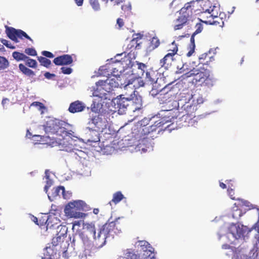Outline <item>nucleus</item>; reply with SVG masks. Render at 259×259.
<instances>
[{
    "label": "nucleus",
    "mask_w": 259,
    "mask_h": 259,
    "mask_svg": "<svg viewBox=\"0 0 259 259\" xmlns=\"http://www.w3.org/2000/svg\"><path fill=\"white\" fill-rule=\"evenodd\" d=\"M60 228L59 232L56 236L53 238L51 243L48 244L45 248L44 257L41 259H53L59 255L61 248V244L64 242V239L66 237L67 229L65 226H58V229Z\"/></svg>",
    "instance_id": "f257e3e1"
},
{
    "label": "nucleus",
    "mask_w": 259,
    "mask_h": 259,
    "mask_svg": "<svg viewBox=\"0 0 259 259\" xmlns=\"http://www.w3.org/2000/svg\"><path fill=\"white\" fill-rule=\"evenodd\" d=\"M122 226V224L119 222V218L102 225L99 228L98 233V238H101L102 244L105 243L107 238L110 237L113 238L115 235L120 233Z\"/></svg>",
    "instance_id": "f03ea898"
},
{
    "label": "nucleus",
    "mask_w": 259,
    "mask_h": 259,
    "mask_svg": "<svg viewBox=\"0 0 259 259\" xmlns=\"http://www.w3.org/2000/svg\"><path fill=\"white\" fill-rule=\"evenodd\" d=\"M118 83L113 79L99 80L96 83L93 95L101 99H107V94L111 93L114 88L118 86Z\"/></svg>",
    "instance_id": "7ed1b4c3"
},
{
    "label": "nucleus",
    "mask_w": 259,
    "mask_h": 259,
    "mask_svg": "<svg viewBox=\"0 0 259 259\" xmlns=\"http://www.w3.org/2000/svg\"><path fill=\"white\" fill-rule=\"evenodd\" d=\"M87 209V204L82 200H78L68 203L65 206L64 212L68 217L81 218L84 215L81 211Z\"/></svg>",
    "instance_id": "20e7f679"
},
{
    "label": "nucleus",
    "mask_w": 259,
    "mask_h": 259,
    "mask_svg": "<svg viewBox=\"0 0 259 259\" xmlns=\"http://www.w3.org/2000/svg\"><path fill=\"white\" fill-rule=\"evenodd\" d=\"M193 9L191 3H188L179 11V15L174 21V29L180 30L189 24V21L192 14Z\"/></svg>",
    "instance_id": "39448f33"
},
{
    "label": "nucleus",
    "mask_w": 259,
    "mask_h": 259,
    "mask_svg": "<svg viewBox=\"0 0 259 259\" xmlns=\"http://www.w3.org/2000/svg\"><path fill=\"white\" fill-rule=\"evenodd\" d=\"M151 120V119L149 118H144L141 120L140 125L133 131L135 138L137 139L139 142H141L140 144L146 145L145 141H147L148 136L150 134V127L147 125Z\"/></svg>",
    "instance_id": "423d86ee"
},
{
    "label": "nucleus",
    "mask_w": 259,
    "mask_h": 259,
    "mask_svg": "<svg viewBox=\"0 0 259 259\" xmlns=\"http://www.w3.org/2000/svg\"><path fill=\"white\" fill-rule=\"evenodd\" d=\"M156 95L160 104L175 102L174 98L176 95L175 91L174 88L169 85H166Z\"/></svg>",
    "instance_id": "0eeeda50"
},
{
    "label": "nucleus",
    "mask_w": 259,
    "mask_h": 259,
    "mask_svg": "<svg viewBox=\"0 0 259 259\" xmlns=\"http://www.w3.org/2000/svg\"><path fill=\"white\" fill-rule=\"evenodd\" d=\"M6 33L8 37L15 42H19L18 38L22 40L24 38L29 40L32 42H33L32 39L21 29H16L12 27L6 26Z\"/></svg>",
    "instance_id": "6e6552de"
},
{
    "label": "nucleus",
    "mask_w": 259,
    "mask_h": 259,
    "mask_svg": "<svg viewBox=\"0 0 259 259\" xmlns=\"http://www.w3.org/2000/svg\"><path fill=\"white\" fill-rule=\"evenodd\" d=\"M208 70L204 68H193L189 71L185 73L184 75L185 77L188 78L193 77V82L197 83V82H202L204 79L206 77Z\"/></svg>",
    "instance_id": "1a4fd4ad"
},
{
    "label": "nucleus",
    "mask_w": 259,
    "mask_h": 259,
    "mask_svg": "<svg viewBox=\"0 0 259 259\" xmlns=\"http://www.w3.org/2000/svg\"><path fill=\"white\" fill-rule=\"evenodd\" d=\"M172 48L168 50L169 52L159 61V66L167 69L171 65L172 62L175 60L174 56L177 54L178 48L175 41L171 43Z\"/></svg>",
    "instance_id": "9d476101"
},
{
    "label": "nucleus",
    "mask_w": 259,
    "mask_h": 259,
    "mask_svg": "<svg viewBox=\"0 0 259 259\" xmlns=\"http://www.w3.org/2000/svg\"><path fill=\"white\" fill-rule=\"evenodd\" d=\"M136 92H137L134 90L128 97L130 112H135L137 111H141L143 108L142 98L139 95H136Z\"/></svg>",
    "instance_id": "9b49d317"
},
{
    "label": "nucleus",
    "mask_w": 259,
    "mask_h": 259,
    "mask_svg": "<svg viewBox=\"0 0 259 259\" xmlns=\"http://www.w3.org/2000/svg\"><path fill=\"white\" fill-rule=\"evenodd\" d=\"M112 104L114 107L115 111H118L120 114L125 113L126 110L128 111V97H122V95L117 96L112 99Z\"/></svg>",
    "instance_id": "f8f14e48"
},
{
    "label": "nucleus",
    "mask_w": 259,
    "mask_h": 259,
    "mask_svg": "<svg viewBox=\"0 0 259 259\" xmlns=\"http://www.w3.org/2000/svg\"><path fill=\"white\" fill-rule=\"evenodd\" d=\"M204 118V116L202 115L195 116L192 114L187 113L182 116L181 120L184 123L183 125L185 126L196 127L198 124L203 122Z\"/></svg>",
    "instance_id": "ddd939ff"
},
{
    "label": "nucleus",
    "mask_w": 259,
    "mask_h": 259,
    "mask_svg": "<svg viewBox=\"0 0 259 259\" xmlns=\"http://www.w3.org/2000/svg\"><path fill=\"white\" fill-rule=\"evenodd\" d=\"M77 226L79 227L80 223L78 222H75L72 226L73 232L76 230L75 234L78 235L87 249L92 248V247L93 246L92 240V238L87 234H86L84 232L81 231V230L76 229V227Z\"/></svg>",
    "instance_id": "4468645a"
},
{
    "label": "nucleus",
    "mask_w": 259,
    "mask_h": 259,
    "mask_svg": "<svg viewBox=\"0 0 259 259\" xmlns=\"http://www.w3.org/2000/svg\"><path fill=\"white\" fill-rule=\"evenodd\" d=\"M64 122L58 119H51L46 122L44 130L47 133L57 134L62 128Z\"/></svg>",
    "instance_id": "2eb2a0df"
},
{
    "label": "nucleus",
    "mask_w": 259,
    "mask_h": 259,
    "mask_svg": "<svg viewBox=\"0 0 259 259\" xmlns=\"http://www.w3.org/2000/svg\"><path fill=\"white\" fill-rule=\"evenodd\" d=\"M99 71L104 76H109L110 75L116 77H120L121 70H119V68L114 67L113 64H109L105 66H102L99 69ZM121 77L124 79V75H121Z\"/></svg>",
    "instance_id": "dca6fc26"
},
{
    "label": "nucleus",
    "mask_w": 259,
    "mask_h": 259,
    "mask_svg": "<svg viewBox=\"0 0 259 259\" xmlns=\"http://www.w3.org/2000/svg\"><path fill=\"white\" fill-rule=\"evenodd\" d=\"M90 123L93 125L92 127L94 128L95 131L101 132L106 128L108 124L105 118L100 115L93 117Z\"/></svg>",
    "instance_id": "f3484780"
},
{
    "label": "nucleus",
    "mask_w": 259,
    "mask_h": 259,
    "mask_svg": "<svg viewBox=\"0 0 259 259\" xmlns=\"http://www.w3.org/2000/svg\"><path fill=\"white\" fill-rule=\"evenodd\" d=\"M174 118V116H172L169 120H165L164 119H159L158 120L154 122V123L149 125V127L150 131V134L148 136V138L147 139V141H145L146 143L148 141V140H150V138L153 139V136H152V133L153 132H156V131L158 132H160L162 130V126L167 122H171L172 119Z\"/></svg>",
    "instance_id": "a211bd4d"
},
{
    "label": "nucleus",
    "mask_w": 259,
    "mask_h": 259,
    "mask_svg": "<svg viewBox=\"0 0 259 259\" xmlns=\"http://www.w3.org/2000/svg\"><path fill=\"white\" fill-rule=\"evenodd\" d=\"M81 231L84 232L86 234H87L89 236L96 241L101 240V238H98V235H96V228L95 225L93 223H87L84 224Z\"/></svg>",
    "instance_id": "6ab92c4d"
},
{
    "label": "nucleus",
    "mask_w": 259,
    "mask_h": 259,
    "mask_svg": "<svg viewBox=\"0 0 259 259\" xmlns=\"http://www.w3.org/2000/svg\"><path fill=\"white\" fill-rule=\"evenodd\" d=\"M53 62L58 66L68 65L72 63L73 59L69 55H63L55 58Z\"/></svg>",
    "instance_id": "aec40b11"
},
{
    "label": "nucleus",
    "mask_w": 259,
    "mask_h": 259,
    "mask_svg": "<svg viewBox=\"0 0 259 259\" xmlns=\"http://www.w3.org/2000/svg\"><path fill=\"white\" fill-rule=\"evenodd\" d=\"M85 106L82 102L77 100L70 104L68 111L72 113L80 112L84 110Z\"/></svg>",
    "instance_id": "412c9836"
},
{
    "label": "nucleus",
    "mask_w": 259,
    "mask_h": 259,
    "mask_svg": "<svg viewBox=\"0 0 259 259\" xmlns=\"http://www.w3.org/2000/svg\"><path fill=\"white\" fill-rule=\"evenodd\" d=\"M134 83L135 84L133 85V87H137L138 88L143 87L145 84L143 80H141V78H134V77L128 79L127 80L125 79L124 82L121 84L124 85V87L126 89H127V86L130 85V84H132Z\"/></svg>",
    "instance_id": "4be33fe9"
},
{
    "label": "nucleus",
    "mask_w": 259,
    "mask_h": 259,
    "mask_svg": "<svg viewBox=\"0 0 259 259\" xmlns=\"http://www.w3.org/2000/svg\"><path fill=\"white\" fill-rule=\"evenodd\" d=\"M236 233H233L236 238L239 239L242 237H244L247 233V232H250V230L247 231V228L246 226L242 225L241 227L238 226L236 227Z\"/></svg>",
    "instance_id": "5701e85b"
},
{
    "label": "nucleus",
    "mask_w": 259,
    "mask_h": 259,
    "mask_svg": "<svg viewBox=\"0 0 259 259\" xmlns=\"http://www.w3.org/2000/svg\"><path fill=\"white\" fill-rule=\"evenodd\" d=\"M19 69L23 74L27 76L33 77L35 75L34 72L26 67L23 64L21 63L19 64Z\"/></svg>",
    "instance_id": "b1692460"
},
{
    "label": "nucleus",
    "mask_w": 259,
    "mask_h": 259,
    "mask_svg": "<svg viewBox=\"0 0 259 259\" xmlns=\"http://www.w3.org/2000/svg\"><path fill=\"white\" fill-rule=\"evenodd\" d=\"M124 196L120 191H117L113 194L112 199L109 202V204L111 205L112 203L115 204L119 203L123 198Z\"/></svg>",
    "instance_id": "393cba45"
},
{
    "label": "nucleus",
    "mask_w": 259,
    "mask_h": 259,
    "mask_svg": "<svg viewBox=\"0 0 259 259\" xmlns=\"http://www.w3.org/2000/svg\"><path fill=\"white\" fill-rule=\"evenodd\" d=\"M211 59H213V58L212 56H208V53H206L201 54L199 57V63L203 65H207Z\"/></svg>",
    "instance_id": "a878e982"
},
{
    "label": "nucleus",
    "mask_w": 259,
    "mask_h": 259,
    "mask_svg": "<svg viewBox=\"0 0 259 259\" xmlns=\"http://www.w3.org/2000/svg\"><path fill=\"white\" fill-rule=\"evenodd\" d=\"M160 45L159 40L157 37H153L149 42V45L148 47V50L151 51L157 48Z\"/></svg>",
    "instance_id": "bb28decb"
},
{
    "label": "nucleus",
    "mask_w": 259,
    "mask_h": 259,
    "mask_svg": "<svg viewBox=\"0 0 259 259\" xmlns=\"http://www.w3.org/2000/svg\"><path fill=\"white\" fill-rule=\"evenodd\" d=\"M196 34L193 33L190 38V44L189 45V51L187 53V57H190L194 52L195 45L194 37Z\"/></svg>",
    "instance_id": "cd10ccee"
},
{
    "label": "nucleus",
    "mask_w": 259,
    "mask_h": 259,
    "mask_svg": "<svg viewBox=\"0 0 259 259\" xmlns=\"http://www.w3.org/2000/svg\"><path fill=\"white\" fill-rule=\"evenodd\" d=\"M204 80H203L201 82L204 85L208 88L213 85L214 80L212 77L210 76L209 72L207 73L206 77L204 78Z\"/></svg>",
    "instance_id": "c85d7f7f"
},
{
    "label": "nucleus",
    "mask_w": 259,
    "mask_h": 259,
    "mask_svg": "<svg viewBox=\"0 0 259 259\" xmlns=\"http://www.w3.org/2000/svg\"><path fill=\"white\" fill-rule=\"evenodd\" d=\"M24 61L25 62V65L29 67L32 68H36L37 67V63L35 60L26 56V58H25Z\"/></svg>",
    "instance_id": "c756f323"
},
{
    "label": "nucleus",
    "mask_w": 259,
    "mask_h": 259,
    "mask_svg": "<svg viewBox=\"0 0 259 259\" xmlns=\"http://www.w3.org/2000/svg\"><path fill=\"white\" fill-rule=\"evenodd\" d=\"M37 60L40 63L41 65L46 68H49L51 64V61L46 57L42 56L37 57Z\"/></svg>",
    "instance_id": "7c9ffc66"
},
{
    "label": "nucleus",
    "mask_w": 259,
    "mask_h": 259,
    "mask_svg": "<svg viewBox=\"0 0 259 259\" xmlns=\"http://www.w3.org/2000/svg\"><path fill=\"white\" fill-rule=\"evenodd\" d=\"M9 65L8 60L6 57L0 56V70L6 69Z\"/></svg>",
    "instance_id": "2f4dec72"
},
{
    "label": "nucleus",
    "mask_w": 259,
    "mask_h": 259,
    "mask_svg": "<svg viewBox=\"0 0 259 259\" xmlns=\"http://www.w3.org/2000/svg\"><path fill=\"white\" fill-rule=\"evenodd\" d=\"M212 12V9L211 11L209 9H206L204 12L205 13L207 12L208 13V14L209 15V18L211 17L213 19L212 21H211L210 20L208 21L209 23L211 24H216L217 23H219L218 20L220 19V18L217 16H213V14H211ZM207 18H208V16Z\"/></svg>",
    "instance_id": "473e14b6"
},
{
    "label": "nucleus",
    "mask_w": 259,
    "mask_h": 259,
    "mask_svg": "<svg viewBox=\"0 0 259 259\" xmlns=\"http://www.w3.org/2000/svg\"><path fill=\"white\" fill-rule=\"evenodd\" d=\"M12 56L17 61H24L27 56L23 53L15 51L12 53Z\"/></svg>",
    "instance_id": "72a5a7b5"
},
{
    "label": "nucleus",
    "mask_w": 259,
    "mask_h": 259,
    "mask_svg": "<svg viewBox=\"0 0 259 259\" xmlns=\"http://www.w3.org/2000/svg\"><path fill=\"white\" fill-rule=\"evenodd\" d=\"M125 259H139L140 256L133 251L127 250L124 254Z\"/></svg>",
    "instance_id": "f704fd0d"
},
{
    "label": "nucleus",
    "mask_w": 259,
    "mask_h": 259,
    "mask_svg": "<svg viewBox=\"0 0 259 259\" xmlns=\"http://www.w3.org/2000/svg\"><path fill=\"white\" fill-rule=\"evenodd\" d=\"M54 196H60V194H61L64 198L65 197L64 193H65V188L63 186H58L54 188Z\"/></svg>",
    "instance_id": "c9c22d12"
},
{
    "label": "nucleus",
    "mask_w": 259,
    "mask_h": 259,
    "mask_svg": "<svg viewBox=\"0 0 259 259\" xmlns=\"http://www.w3.org/2000/svg\"><path fill=\"white\" fill-rule=\"evenodd\" d=\"M47 218V219L42 218L41 219H40L38 226L41 227L46 225L47 228H48L50 225L52 218L51 217H48Z\"/></svg>",
    "instance_id": "e433bc0d"
},
{
    "label": "nucleus",
    "mask_w": 259,
    "mask_h": 259,
    "mask_svg": "<svg viewBox=\"0 0 259 259\" xmlns=\"http://www.w3.org/2000/svg\"><path fill=\"white\" fill-rule=\"evenodd\" d=\"M25 53L31 56H35L37 55V52L36 50L33 48H28L25 49Z\"/></svg>",
    "instance_id": "4c0bfd02"
},
{
    "label": "nucleus",
    "mask_w": 259,
    "mask_h": 259,
    "mask_svg": "<svg viewBox=\"0 0 259 259\" xmlns=\"http://www.w3.org/2000/svg\"><path fill=\"white\" fill-rule=\"evenodd\" d=\"M196 30L193 33L194 34H197L200 33L203 30V25L200 22L197 23L195 25Z\"/></svg>",
    "instance_id": "58836bf2"
},
{
    "label": "nucleus",
    "mask_w": 259,
    "mask_h": 259,
    "mask_svg": "<svg viewBox=\"0 0 259 259\" xmlns=\"http://www.w3.org/2000/svg\"><path fill=\"white\" fill-rule=\"evenodd\" d=\"M0 41L4 45H5L8 48L11 49H14L15 48V47L14 46H13L8 40L6 39L1 38L0 39Z\"/></svg>",
    "instance_id": "ea45409f"
},
{
    "label": "nucleus",
    "mask_w": 259,
    "mask_h": 259,
    "mask_svg": "<svg viewBox=\"0 0 259 259\" xmlns=\"http://www.w3.org/2000/svg\"><path fill=\"white\" fill-rule=\"evenodd\" d=\"M137 64L138 66V68L139 69L141 70V74H142V75L143 76L145 71L146 70L147 66L146 65V64H145L143 63H140V62H138Z\"/></svg>",
    "instance_id": "a19ab883"
},
{
    "label": "nucleus",
    "mask_w": 259,
    "mask_h": 259,
    "mask_svg": "<svg viewBox=\"0 0 259 259\" xmlns=\"http://www.w3.org/2000/svg\"><path fill=\"white\" fill-rule=\"evenodd\" d=\"M31 106H35L39 108V110H41L42 112H43L42 110L45 109L46 107L44 105L39 102H34L31 104Z\"/></svg>",
    "instance_id": "79ce46f5"
},
{
    "label": "nucleus",
    "mask_w": 259,
    "mask_h": 259,
    "mask_svg": "<svg viewBox=\"0 0 259 259\" xmlns=\"http://www.w3.org/2000/svg\"><path fill=\"white\" fill-rule=\"evenodd\" d=\"M139 244L141 247H143L142 249L143 250L145 249V251H147L148 248L150 247V244L146 241H140Z\"/></svg>",
    "instance_id": "37998d69"
},
{
    "label": "nucleus",
    "mask_w": 259,
    "mask_h": 259,
    "mask_svg": "<svg viewBox=\"0 0 259 259\" xmlns=\"http://www.w3.org/2000/svg\"><path fill=\"white\" fill-rule=\"evenodd\" d=\"M62 72L64 74H70L72 72V69L70 67H62L61 68Z\"/></svg>",
    "instance_id": "c03bdc74"
},
{
    "label": "nucleus",
    "mask_w": 259,
    "mask_h": 259,
    "mask_svg": "<svg viewBox=\"0 0 259 259\" xmlns=\"http://www.w3.org/2000/svg\"><path fill=\"white\" fill-rule=\"evenodd\" d=\"M145 72V79L146 81L152 82L154 81V79L152 78L151 72L150 71H146Z\"/></svg>",
    "instance_id": "a18cd8bd"
},
{
    "label": "nucleus",
    "mask_w": 259,
    "mask_h": 259,
    "mask_svg": "<svg viewBox=\"0 0 259 259\" xmlns=\"http://www.w3.org/2000/svg\"><path fill=\"white\" fill-rule=\"evenodd\" d=\"M116 24L118 26L117 28L120 29L124 25V21L121 18H118L116 20Z\"/></svg>",
    "instance_id": "49530a36"
},
{
    "label": "nucleus",
    "mask_w": 259,
    "mask_h": 259,
    "mask_svg": "<svg viewBox=\"0 0 259 259\" xmlns=\"http://www.w3.org/2000/svg\"><path fill=\"white\" fill-rule=\"evenodd\" d=\"M41 54L44 56L49 58H53L54 57V55L53 53H52L50 52L47 51H44L41 52Z\"/></svg>",
    "instance_id": "de8ad7c7"
},
{
    "label": "nucleus",
    "mask_w": 259,
    "mask_h": 259,
    "mask_svg": "<svg viewBox=\"0 0 259 259\" xmlns=\"http://www.w3.org/2000/svg\"><path fill=\"white\" fill-rule=\"evenodd\" d=\"M121 9L124 11H128L131 10V5L130 3L124 4L121 6Z\"/></svg>",
    "instance_id": "09e8293b"
},
{
    "label": "nucleus",
    "mask_w": 259,
    "mask_h": 259,
    "mask_svg": "<svg viewBox=\"0 0 259 259\" xmlns=\"http://www.w3.org/2000/svg\"><path fill=\"white\" fill-rule=\"evenodd\" d=\"M44 76L48 79H53V78L55 77L56 76V75L54 73H51L49 72H46L44 74Z\"/></svg>",
    "instance_id": "8fccbe9b"
},
{
    "label": "nucleus",
    "mask_w": 259,
    "mask_h": 259,
    "mask_svg": "<svg viewBox=\"0 0 259 259\" xmlns=\"http://www.w3.org/2000/svg\"><path fill=\"white\" fill-rule=\"evenodd\" d=\"M92 6L93 8L95 10H98L100 8L99 4L98 2H96L95 0H94V2H91Z\"/></svg>",
    "instance_id": "3c124183"
},
{
    "label": "nucleus",
    "mask_w": 259,
    "mask_h": 259,
    "mask_svg": "<svg viewBox=\"0 0 259 259\" xmlns=\"http://www.w3.org/2000/svg\"><path fill=\"white\" fill-rule=\"evenodd\" d=\"M137 43V40L136 38L133 39L131 41L130 44L128 45L129 46H131L130 48H132V47H134V44Z\"/></svg>",
    "instance_id": "603ef678"
},
{
    "label": "nucleus",
    "mask_w": 259,
    "mask_h": 259,
    "mask_svg": "<svg viewBox=\"0 0 259 259\" xmlns=\"http://www.w3.org/2000/svg\"><path fill=\"white\" fill-rule=\"evenodd\" d=\"M228 192L230 195L231 199L234 200L235 199V197H232L233 195L232 194L233 193L234 194L233 190L232 188H228Z\"/></svg>",
    "instance_id": "864d4df0"
},
{
    "label": "nucleus",
    "mask_w": 259,
    "mask_h": 259,
    "mask_svg": "<svg viewBox=\"0 0 259 259\" xmlns=\"http://www.w3.org/2000/svg\"><path fill=\"white\" fill-rule=\"evenodd\" d=\"M75 1L78 6H81L83 4V0H75Z\"/></svg>",
    "instance_id": "5fc2aeb1"
},
{
    "label": "nucleus",
    "mask_w": 259,
    "mask_h": 259,
    "mask_svg": "<svg viewBox=\"0 0 259 259\" xmlns=\"http://www.w3.org/2000/svg\"><path fill=\"white\" fill-rule=\"evenodd\" d=\"M53 184V182L51 180H48L47 181L46 186H48L49 188Z\"/></svg>",
    "instance_id": "6e6d98bb"
},
{
    "label": "nucleus",
    "mask_w": 259,
    "mask_h": 259,
    "mask_svg": "<svg viewBox=\"0 0 259 259\" xmlns=\"http://www.w3.org/2000/svg\"><path fill=\"white\" fill-rule=\"evenodd\" d=\"M32 220L36 225H39V223L38 222V219L36 217H33Z\"/></svg>",
    "instance_id": "4d7b16f0"
},
{
    "label": "nucleus",
    "mask_w": 259,
    "mask_h": 259,
    "mask_svg": "<svg viewBox=\"0 0 259 259\" xmlns=\"http://www.w3.org/2000/svg\"><path fill=\"white\" fill-rule=\"evenodd\" d=\"M220 186L222 188V189H225L226 188V185L222 182H221L220 183Z\"/></svg>",
    "instance_id": "13d9d810"
},
{
    "label": "nucleus",
    "mask_w": 259,
    "mask_h": 259,
    "mask_svg": "<svg viewBox=\"0 0 259 259\" xmlns=\"http://www.w3.org/2000/svg\"><path fill=\"white\" fill-rule=\"evenodd\" d=\"M48 170H46V171H45V174H46V179L48 180H50V176H49V174H48Z\"/></svg>",
    "instance_id": "bf43d9fd"
},
{
    "label": "nucleus",
    "mask_w": 259,
    "mask_h": 259,
    "mask_svg": "<svg viewBox=\"0 0 259 259\" xmlns=\"http://www.w3.org/2000/svg\"><path fill=\"white\" fill-rule=\"evenodd\" d=\"M99 212V209L98 208H94L93 209V213L95 214H98Z\"/></svg>",
    "instance_id": "052dcab7"
},
{
    "label": "nucleus",
    "mask_w": 259,
    "mask_h": 259,
    "mask_svg": "<svg viewBox=\"0 0 259 259\" xmlns=\"http://www.w3.org/2000/svg\"><path fill=\"white\" fill-rule=\"evenodd\" d=\"M258 228V223H256L254 225V229L256 230V228ZM257 231L258 232V228L257 229Z\"/></svg>",
    "instance_id": "680f3d73"
},
{
    "label": "nucleus",
    "mask_w": 259,
    "mask_h": 259,
    "mask_svg": "<svg viewBox=\"0 0 259 259\" xmlns=\"http://www.w3.org/2000/svg\"><path fill=\"white\" fill-rule=\"evenodd\" d=\"M229 247H230V246H229V245H224L223 246V248H225V249L229 248Z\"/></svg>",
    "instance_id": "e2e57ef3"
},
{
    "label": "nucleus",
    "mask_w": 259,
    "mask_h": 259,
    "mask_svg": "<svg viewBox=\"0 0 259 259\" xmlns=\"http://www.w3.org/2000/svg\"><path fill=\"white\" fill-rule=\"evenodd\" d=\"M49 188V187L48 186H45L44 190L46 191V192H47Z\"/></svg>",
    "instance_id": "0e129e2a"
},
{
    "label": "nucleus",
    "mask_w": 259,
    "mask_h": 259,
    "mask_svg": "<svg viewBox=\"0 0 259 259\" xmlns=\"http://www.w3.org/2000/svg\"><path fill=\"white\" fill-rule=\"evenodd\" d=\"M120 62H121V61H120V60H118L117 59H116L115 61H113V62H114V63H115V62H118V63H119L120 64H121V63H120Z\"/></svg>",
    "instance_id": "69168bd1"
},
{
    "label": "nucleus",
    "mask_w": 259,
    "mask_h": 259,
    "mask_svg": "<svg viewBox=\"0 0 259 259\" xmlns=\"http://www.w3.org/2000/svg\"><path fill=\"white\" fill-rule=\"evenodd\" d=\"M4 50V47L3 45H2L0 44V50Z\"/></svg>",
    "instance_id": "338daca9"
},
{
    "label": "nucleus",
    "mask_w": 259,
    "mask_h": 259,
    "mask_svg": "<svg viewBox=\"0 0 259 259\" xmlns=\"http://www.w3.org/2000/svg\"><path fill=\"white\" fill-rule=\"evenodd\" d=\"M231 182V180H226V182L227 183V184H229L230 182Z\"/></svg>",
    "instance_id": "774afa93"
}]
</instances>
